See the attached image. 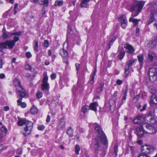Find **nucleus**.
Here are the masks:
<instances>
[{"instance_id": "obj_39", "label": "nucleus", "mask_w": 157, "mask_h": 157, "mask_svg": "<svg viewBox=\"0 0 157 157\" xmlns=\"http://www.w3.org/2000/svg\"><path fill=\"white\" fill-rule=\"evenodd\" d=\"M80 148L78 145L77 144L75 146V152L76 154H78L80 150Z\"/></svg>"}, {"instance_id": "obj_16", "label": "nucleus", "mask_w": 157, "mask_h": 157, "mask_svg": "<svg viewBox=\"0 0 157 157\" xmlns=\"http://www.w3.org/2000/svg\"><path fill=\"white\" fill-rule=\"evenodd\" d=\"M13 83L14 86L17 88H20L22 87L21 84L20 80L17 78L14 79Z\"/></svg>"}, {"instance_id": "obj_64", "label": "nucleus", "mask_w": 157, "mask_h": 157, "mask_svg": "<svg viewBox=\"0 0 157 157\" xmlns=\"http://www.w3.org/2000/svg\"><path fill=\"white\" fill-rule=\"evenodd\" d=\"M45 8L44 7H43L42 8V13L43 15H44L45 13Z\"/></svg>"}, {"instance_id": "obj_38", "label": "nucleus", "mask_w": 157, "mask_h": 157, "mask_svg": "<svg viewBox=\"0 0 157 157\" xmlns=\"http://www.w3.org/2000/svg\"><path fill=\"white\" fill-rule=\"evenodd\" d=\"M125 69L124 74L125 77L126 78L127 77L129 73V68L126 67V66H125Z\"/></svg>"}, {"instance_id": "obj_3", "label": "nucleus", "mask_w": 157, "mask_h": 157, "mask_svg": "<svg viewBox=\"0 0 157 157\" xmlns=\"http://www.w3.org/2000/svg\"><path fill=\"white\" fill-rule=\"evenodd\" d=\"M19 40V37L15 36L13 40L11 41L7 40L5 42L2 43L0 45L3 48H6L8 46L9 48H12L15 44V43Z\"/></svg>"}, {"instance_id": "obj_7", "label": "nucleus", "mask_w": 157, "mask_h": 157, "mask_svg": "<svg viewBox=\"0 0 157 157\" xmlns=\"http://www.w3.org/2000/svg\"><path fill=\"white\" fill-rule=\"evenodd\" d=\"M145 2L144 1H143L138 2L136 5H134L131 6L132 11L138 10L140 12L144 5Z\"/></svg>"}, {"instance_id": "obj_45", "label": "nucleus", "mask_w": 157, "mask_h": 157, "mask_svg": "<svg viewBox=\"0 0 157 157\" xmlns=\"http://www.w3.org/2000/svg\"><path fill=\"white\" fill-rule=\"evenodd\" d=\"M60 124L62 126H63L64 125L65 123V122L64 121V119L63 118H61L59 121Z\"/></svg>"}, {"instance_id": "obj_6", "label": "nucleus", "mask_w": 157, "mask_h": 157, "mask_svg": "<svg viewBox=\"0 0 157 157\" xmlns=\"http://www.w3.org/2000/svg\"><path fill=\"white\" fill-rule=\"evenodd\" d=\"M141 150L142 153L147 154L152 153L154 151L155 148L152 146L146 145L141 147Z\"/></svg>"}, {"instance_id": "obj_27", "label": "nucleus", "mask_w": 157, "mask_h": 157, "mask_svg": "<svg viewBox=\"0 0 157 157\" xmlns=\"http://www.w3.org/2000/svg\"><path fill=\"white\" fill-rule=\"evenodd\" d=\"M60 54L63 57H66L67 56V52L63 49L60 51Z\"/></svg>"}, {"instance_id": "obj_57", "label": "nucleus", "mask_w": 157, "mask_h": 157, "mask_svg": "<svg viewBox=\"0 0 157 157\" xmlns=\"http://www.w3.org/2000/svg\"><path fill=\"white\" fill-rule=\"evenodd\" d=\"M44 128L45 127L43 125L39 126L38 128V129L40 130H43Z\"/></svg>"}, {"instance_id": "obj_34", "label": "nucleus", "mask_w": 157, "mask_h": 157, "mask_svg": "<svg viewBox=\"0 0 157 157\" xmlns=\"http://www.w3.org/2000/svg\"><path fill=\"white\" fill-rule=\"evenodd\" d=\"M118 150V146L117 145H115L114 147V153L113 154V155L114 157H116L117 156V151Z\"/></svg>"}, {"instance_id": "obj_26", "label": "nucleus", "mask_w": 157, "mask_h": 157, "mask_svg": "<svg viewBox=\"0 0 157 157\" xmlns=\"http://www.w3.org/2000/svg\"><path fill=\"white\" fill-rule=\"evenodd\" d=\"M12 36V33L10 32H6V33H4L2 35V37L6 39L7 38H9Z\"/></svg>"}, {"instance_id": "obj_52", "label": "nucleus", "mask_w": 157, "mask_h": 157, "mask_svg": "<svg viewBox=\"0 0 157 157\" xmlns=\"http://www.w3.org/2000/svg\"><path fill=\"white\" fill-rule=\"evenodd\" d=\"M56 77V74L55 73H53L51 75V78L52 79H54Z\"/></svg>"}, {"instance_id": "obj_41", "label": "nucleus", "mask_w": 157, "mask_h": 157, "mask_svg": "<svg viewBox=\"0 0 157 157\" xmlns=\"http://www.w3.org/2000/svg\"><path fill=\"white\" fill-rule=\"evenodd\" d=\"M43 95L42 93L40 91H38L36 94V96L37 98H40L42 97Z\"/></svg>"}, {"instance_id": "obj_35", "label": "nucleus", "mask_w": 157, "mask_h": 157, "mask_svg": "<svg viewBox=\"0 0 157 157\" xmlns=\"http://www.w3.org/2000/svg\"><path fill=\"white\" fill-rule=\"evenodd\" d=\"M131 11H132L131 10ZM132 12H133L131 15L132 17H135L136 16L140 13V12L138 10H133L132 11Z\"/></svg>"}, {"instance_id": "obj_51", "label": "nucleus", "mask_w": 157, "mask_h": 157, "mask_svg": "<svg viewBox=\"0 0 157 157\" xmlns=\"http://www.w3.org/2000/svg\"><path fill=\"white\" fill-rule=\"evenodd\" d=\"M114 104V101L113 100H110L109 101V104L110 105V107H111L113 106V105Z\"/></svg>"}, {"instance_id": "obj_40", "label": "nucleus", "mask_w": 157, "mask_h": 157, "mask_svg": "<svg viewBox=\"0 0 157 157\" xmlns=\"http://www.w3.org/2000/svg\"><path fill=\"white\" fill-rule=\"evenodd\" d=\"M87 106L85 105L82 108L81 111L84 114L87 112Z\"/></svg>"}, {"instance_id": "obj_25", "label": "nucleus", "mask_w": 157, "mask_h": 157, "mask_svg": "<svg viewBox=\"0 0 157 157\" xmlns=\"http://www.w3.org/2000/svg\"><path fill=\"white\" fill-rule=\"evenodd\" d=\"M140 21V20H138L137 19H134L132 17H131L129 19V21L130 22H132L134 23L135 24L134 25V26L137 25L138 23Z\"/></svg>"}, {"instance_id": "obj_53", "label": "nucleus", "mask_w": 157, "mask_h": 157, "mask_svg": "<svg viewBox=\"0 0 157 157\" xmlns=\"http://www.w3.org/2000/svg\"><path fill=\"white\" fill-rule=\"evenodd\" d=\"M21 33V32H15V33H12V35H16L19 36L20 35Z\"/></svg>"}, {"instance_id": "obj_62", "label": "nucleus", "mask_w": 157, "mask_h": 157, "mask_svg": "<svg viewBox=\"0 0 157 157\" xmlns=\"http://www.w3.org/2000/svg\"><path fill=\"white\" fill-rule=\"evenodd\" d=\"M5 77V75L4 74L2 73L0 74V78L3 79Z\"/></svg>"}, {"instance_id": "obj_8", "label": "nucleus", "mask_w": 157, "mask_h": 157, "mask_svg": "<svg viewBox=\"0 0 157 157\" xmlns=\"http://www.w3.org/2000/svg\"><path fill=\"white\" fill-rule=\"evenodd\" d=\"M17 96L21 97L22 99V98L28 97V94L25 90L22 87L20 88H17Z\"/></svg>"}, {"instance_id": "obj_30", "label": "nucleus", "mask_w": 157, "mask_h": 157, "mask_svg": "<svg viewBox=\"0 0 157 157\" xmlns=\"http://www.w3.org/2000/svg\"><path fill=\"white\" fill-rule=\"evenodd\" d=\"M137 58L139 61L140 63V65L141 66L143 64V62L144 59V56L143 55H140L137 56Z\"/></svg>"}, {"instance_id": "obj_37", "label": "nucleus", "mask_w": 157, "mask_h": 157, "mask_svg": "<svg viewBox=\"0 0 157 157\" xmlns=\"http://www.w3.org/2000/svg\"><path fill=\"white\" fill-rule=\"evenodd\" d=\"M63 2L62 1H56L55 3V5L56 6H60L63 5Z\"/></svg>"}, {"instance_id": "obj_44", "label": "nucleus", "mask_w": 157, "mask_h": 157, "mask_svg": "<svg viewBox=\"0 0 157 157\" xmlns=\"http://www.w3.org/2000/svg\"><path fill=\"white\" fill-rule=\"evenodd\" d=\"M1 129L2 132L5 133H6L8 132L7 129L5 126L2 127Z\"/></svg>"}, {"instance_id": "obj_36", "label": "nucleus", "mask_w": 157, "mask_h": 157, "mask_svg": "<svg viewBox=\"0 0 157 157\" xmlns=\"http://www.w3.org/2000/svg\"><path fill=\"white\" fill-rule=\"evenodd\" d=\"M156 44V42L155 41L153 40L151 41V43L149 44V47L151 48H153L155 46Z\"/></svg>"}, {"instance_id": "obj_10", "label": "nucleus", "mask_w": 157, "mask_h": 157, "mask_svg": "<svg viewBox=\"0 0 157 157\" xmlns=\"http://www.w3.org/2000/svg\"><path fill=\"white\" fill-rule=\"evenodd\" d=\"M157 19V14L155 13L153 10H151L150 15L149 16V19L147 23V25L150 24Z\"/></svg>"}, {"instance_id": "obj_1", "label": "nucleus", "mask_w": 157, "mask_h": 157, "mask_svg": "<svg viewBox=\"0 0 157 157\" xmlns=\"http://www.w3.org/2000/svg\"><path fill=\"white\" fill-rule=\"evenodd\" d=\"M94 127L95 132L98 134V136L93 141L94 145V149L98 151L101 146V144L104 145H107L108 144V141L105 134L102 130L101 126L97 123L93 124Z\"/></svg>"}, {"instance_id": "obj_59", "label": "nucleus", "mask_w": 157, "mask_h": 157, "mask_svg": "<svg viewBox=\"0 0 157 157\" xmlns=\"http://www.w3.org/2000/svg\"><path fill=\"white\" fill-rule=\"evenodd\" d=\"M114 40H114L113 39H112L111 40H110V43L109 44V48H110V46L113 44V43L114 42Z\"/></svg>"}, {"instance_id": "obj_13", "label": "nucleus", "mask_w": 157, "mask_h": 157, "mask_svg": "<svg viewBox=\"0 0 157 157\" xmlns=\"http://www.w3.org/2000/svg\"><path fill=\"white\" fill-rule=\"evenodd\" d=\"M144 126L148 129V132H146L149 134H154L156 132V128L150 125L149 124L145 125Z\"/></svg>"}, {"instance_id": "obj_19", "label": "nucleus", "mask_w": 157, "mask_h": 157, "mask_svg": "<svg viewBox=\"0 0 157 157\" xmlns=\"http://www.w3.org/2000/svg\"><path fill=\"white\" fill-rule=\"evenodd\" d=\"M89 2V0H82L80 3L81 6L84 7H89V5L88 4V2Z\"/></svg>"}, {"instance_id": "obj_56", "label": "nucleus", "mask_w": 157, "mask_h": 157, "mask_svg": "<svg viewBox=\"0 0 157 157\" xmlns=\"http://www.w3.org/2000/svg\"><path fill=\"white\" fill-rule=\"evenodd\" d=\"M129 149L131 150V152L133 153L134 151L135 147L132 146H128Z\"/></svg>"}, {"instance_id": "obj_55", "label": "nucleus", "mask_w": 157, "mask_h": 157, "mask_svg": "<svg viewBox=\"0 0 157 157\" xmlns=\"http://www.w3.org/2000/svg\"><path fill=\"white\" fill-rule=\"evenodd\" d=\"M25 69L27 70H31V67L29 64H26L25 66Z\"/></svg>"}, {"instance_id": "obj_14", "label": "nucleus", "mask_w": 157, "mask_h": 157, "mask_svg": "<svg viewBox=\"0 0 157 157\" xmlns=\"http://www.w3.org/2000/svg\"><path fill=\"white\" fill-rule=\"evenodd\" d=\"M124 48L128 50L127 52L129 53L132 54L135 52V49L132 46L128 44H126L124 45Z\"/></svg>"}, {"instance_id": "obj_17", "label": "nucleus", "mask_w": 157, "mask_h": 157, "mask_svg": "<svg viewBox=\"0 0 157 157\" xmlns=\"http://www.w3.org/2000/svg\"><path fill=\"white\" fill-rule=\"evenodd\" d=\"M151 5L152 7L151 10H153L155 13L157 14V0L154 1Z\"/></svg>"}, {"instance_id": "obj_63", "label": "nucleus", "mask_w": 157, "mask_h": 157, "mask_svg": "<svg viewBox=\"0 0 157 157\" xmlns=\"http://www.w3.org/2000/svg\"><path fill=\"white\" fill-rule=\"evenodd\" d=\"M50 120V117L49 115H48L47 116V119L46 120V122H49Z\"/></svg>"}, {"instance_id": "obj_4", "label": "nucleus", "mask_w": 157, "mask_h": 157, "mask_svg": "<svg viewBox=\"0 0 157 157\" xmlns=\"http://www.w3.org/2000/svg\"><path fill=\"white\" fill-rule=\"evenodd\" d=\"M147 59L151 62L153 65L157 66V56L156 54L152 52H149L147 54Z\"/></svg>"}, {"instance_id": "obj_5", "label": "nucleus", "mask_w": 157, "mask_h": 157, "mask_svg": "<svg viewBox=\"0 0 157 157\" xmlns=\"http://www.w3.org/2000/svg\"><path fill=\"white\" fill-rule=\"evenodd\" d=\"M148 75L150 80L153 82L157 79V69L151 68L149 70Z\"/></svg>"}, {"instance_id": "obj_21", "label": "nucleus", "mask_w": 157, "mask_h": 157, "mask_svg": "<svg viewBox=\"0 0 157 157\" xmlns=\"http://www.w3.org/2000/svg\"><path fill=\"white\" fill-rule=\"evenodd\" d=\"M104 83L103 82H101L99 85V86L97 88L96 91L98 93H100L103 90Z\"/></svg>"}, {"instance_id": "obj_46", "label": "nucleus", "mask_w": 157, "mask_h": 157, "mask_svg": "<svg viewBox=\"0 0 157 157\" xmlns=\"http://www.w3.org/2000/svg\"><path fill=\"white\" fill-rule=\"evenodd\" d=\"M44 46L47 48L49 46V43L48 40H44Z\"/></svg>"}, {"instance_id": "obj_33", "label": "nucleus", "mask_w": 157, "mask_h": 157, "mask_svg": "<svg viewBox=\"0 0 157 157\" xmlns=\"http://www.w3.org/2000/svg\"><path fill=\"white\" fill-rule=\"evenodd\" d=\"M44 77L42 79L43 83H48L47 82L48 80V77L46 73H44Z\"/></svg>"}, {"instance_id": "obj_20", "label": "nucleus", "mask_w": 157, "mask_h": 157, "mask_svg": "<svg viewBox=\"0 0 157 157\" xmlns=\"http://www.w3.org/2000/svg\"><path fill=\"white\" fill-rule=\"evenodd\" d=\"M98 103L97 102H94L90 104V109L96 111H97V107L98 106Z\"/></svg>"}, {"instance_id": "obj_11", "label": "nucleus", "mask_w": 157, "mask_h": 157, "mask_svg": "<svg viewBox=\"0 0 157 157\" xmlns=\"http://www.w3.org/2000/svg\"><path fill=\"white\" fill-rule=\"evenodd\" d=\"M49 86L48 83H43L41 86V89L46 94L49 93Z\"/></svg>"}, {"instance_id": "obj_22", "label": "nucleus", "mask_w": 157, "mask_h": 157, "mask_svg": "<svg viewBox=\"0 0 157 157\" xmlns=\"http://www.w3.org/2000/svg\"><path fill=\"white\" fill-rule=\"evenodd\" d=\"M22 98H20L19 99L17 100V105H20V106L22 108H25L26 106V104L25 102H22Z\"/></svg>"}, {"instance_id": "obj_43", "label": "nucleus", "mask_w": 157, "mask_h": 157, "mask_svg": "<svg viewBox=\"0 0 157 157\" xmlns=\"http://www.w3.org/2000/svg\"><path fill=\"white\" fill-rule=\"evenodd\" d=\"M25 56L28 59L30 58L32 56V54L29 52H28L25 53Z\"/></svg>"}, {"instance_id": "obj_32", "label": "nucleus", "mask_w": 157, "mask_h": 157, "mask_svg": "<svg viewBox=\"0 0 157 157\" xmlns=\"http://www.w3.org/2000/svg\"><path fill=\"white\" fill-rule=\"evenodd\" d=\"M30 112L31 113L35 114L37 112V109L36 108L33 106L31 109Z\"/></svg>"}, {"instance_id": "obj_48", "label": "nucleus", "mask_w": 157, "mask_h": 157, "mask_svg": "<svg viewBox=\"0 0 157 157\" xmlns=\"http://www.w3.org/2000/svg\"><path fill=\"white\" fill-rule=\"evenodd\" d=\"M138 157H150V156L146 154H143L142 153L138 155Z\"/></svg>"}, {"instance_id": "obj_15", "label": "nucleus", "mask_w": 157, "mask_h": 157, "mask_svg": "<svg viewBox=\"0 0 157 157\" xmlns=\"http://www.w3.org/2000/svg\"><path fill=\"white\" fill-rule=\"evenodd\" d=\"M136 59H129L127 63L125 66H126V67L129 68L130 67H131L132 65H134L136 63Z\"/></svg>"}, {"instance_id": "obj_49", "label": "nucleus", "mask_w": 157, "mask_h": 157, "mask_svg": "<svg viewBox=\"0 0 157 157\" xmlns=\"http://www.w3.org/2000/svg\"><path fill=\"white\" fill-rule=\"evenodd\" d=\"M67 29V32L69 34H71L72 33V31L71 27L70 26L68 25Z\"/></svg>"}, {"instance_id": "obj_23", "label": "nucleus", "mask_w": 157, "mask_h": 157, "mask_svg": "<svg viewBox=\"0 0 157 157\" xmlns=\"http://www.w3.org/2000/svg\"><path fill=\"white\" fill-rule=\"evenodd\" d=\"M128 89L126 88L123 92V96L121 100V104H123L125 102L127 96Z\"/></svg>"}, {"instance_id": "obj_28", "label": "nucleus", "mask_w": 157, "mask_h": 157, "mask_svg": "<svg viewBox=\"0 0 157 157\" xmlns=\"http://www.w3.org/2000/svg\"><path fill=\"white\" fill-rule=\"evenodd\" d=\"M125 54V52L123 50L121 51L120 52L118 56V59L120 60L122 59Z\"/></svg>"}, {"instance_id": "obj_47", "label": "nucleus", "mask_w": 157, "mask_h": 157, "mask_svg": "<svg viewBox=\"0 0 157 157\" xmlns=\"http://www.w3.org/2000/svg\"><path fill=\"white\" fill-rule=\"evenodd\" d=\"M95 76L91 75L90 76V82L91 84H92L94 82V77Z\"/></svg>"}, {"instance_id": "obj_61", "label": "nucleus", "mask_w": 157, "mask_h": 157, "mask_svg": "<svg viewBox=\"0 0 157 157\" xmlns=\"http://www.w3.org/2000/svg\"><path fill=\"white\" fill-rule=\"evenodd\" d=\"M140 32V29L138 28H137L136 29V35L138 36L139 34V33Z\"/></svg>"}, {"instance_id": "obj_54", "label": "nucleus", "mask_w": 157, "mask_h": 157, "mask_svg": "<svg viewBox=\"0 0 157 157\" xmlns=\"http://www.w3.org/2000/svg\"><path fill=\"white\" fill-rule=\"evenodd\" d=\"M118 85H121L122 83V80L120 79H117L116 81Z\"/></svg>"}, {"instance_id": "obj_24", "label": "nucleus", "mask_w": 157, "mask_h": 157, "mask_svg": "<svg viewBox=\"0 0 157 157\" xmlns=\"http://www.w3.org/2000/svg\"><path fill=\"white\" fill-rule=\"evenodd\" d=\"M142 119V117L140 116H137L133 121V123L135 124H139L141 123Z\"/></svg>"}, {"instance_id": "obj_2", "label": "nucleus", "mask_w": 157, "mask_h": 157, "mask_svg": "<svg viewBox=\"0 0 157 157\" xmlns=\"http://www.w3.org/2000/svg\"><path fill=\"white\" fill-rule=\"evenodd\" d=\"M19 126H22L25 124L26 127L21 132L24 136H27L30 134L33 128V123L25 119H19L17 121Z\"/></svg>"}, {"instance_id": "obj_18", "label": "nucleus", "mask_w": 157, "mask_h": 157, "mask_svg": "<svg viewBox=\"0 0 157 157\" xmlns=\"http://www.w3.org/2000/svg\"><path fill=\"white\" fill-rule=\"evenodd\" d=\"M73 130L71 127H69L67 128V133L70 137H72L73 134Z\"/></svg>"}, {"instance_id": "obj_31", "label": "nucleus", "mask_w": 157, "mask_h": 157, "mask_svg": "<svg viewBox=\"0 0 157 157\" xmlns=\"http://www.w3.org/2000/svg\"><path fill=\"white\" fill-rule=\"evenodd\" d=\"M150 103L152 104H157V101L155 99V95H152L150 100Z\"/></svg>"}, {"instance_id": "obj_42", "label": "nucleus", "mask_w": 157, "mask_h": 157, "mask_svg": "<svg viewBox=\"0 0 157 157\" xmlns=\"http://www.w3.org/2000/svg\"><path fill=\"white\" fill-rule=\"evenodd\" d=\"M140 97V96L139 95H137L135 97L133 100V102L136 103L139 99Z\"/></svg>"}, {"instance_id": "obj_12", "label": "nucleus", "mask_w": 157, "mask_h": 157, "mask_svg": "<svg viewBox=\"0 0 157 157\" xmlns=\"http://www.w3.org/2000/svg\"><path fill=\"white\" fill-rule=\"evenodd\" d=\"M136 130L137 132L138 136L140 138L142 137L143 136L145 132V131L143 130V126L140 125L139 127L136 128Z\"/></svg>"}, {"instance_id": "obj_60", "label": "nucleus", "mask_w": 157, "mask_h": 157, "mask_svg": "<svg viewBox=\"0 0 157 157\" xmlns=\"http://www.w3.org/2000/svg\"><path fill=\"white\" fill-rule=\"evenodd\" d=\"M146 106H147V104H144L143 107L142 109H140V111L141 112H142V111H143L145 110L146 109Z\"/></svg>"}, {"instance_id": "obj_29", "label": "nucleus", "mask_w": 157, "mask_h": 157, "mask_svg": "<svg viewBox=\"0 0 157 157\" xmlns=\"http://www.w3.org/2000/svg\"><path fill=\"white\" fill-rule=\"evenodd\" d=\"M33 46L34 50L36 52H38V42L36 41H34L33 42Z\"/></svg>"}, {"instance_id": "obj_50", "label": "nucleus", "mask_w": 157, "mask_h": 157, "mask_svg": "<svg viewBox=\"0 0 157 157\" xmlns=\"http://www.w3.org/2000/svg\"><path fill=\"white\" fill-rule=\"evenodd\" d=\"M43 4L45 6H47L48 4V0H44L43 2Z\"/></svg>"}, {"instance_id": "obj_9", "label": "nucleus", "mask_w": 157, "mask_h": 157, "mask_svg": "<svg viewBox=\"0 0 157 157\" xmlns=\"http://www.w3.org/2000/svg\"><path fill=\"white\" fill-rule=\"evenodd\" d=\"M119 21L121 23V27L125 29L127 26V21L126 17L124 15H121L119 18Z\"/></svg>"}, {"instance_id": "obj_58", "label": "nucleus", "mask_w": 157, "mask_h": 157, "mask_svg": "<svg viewBox=\"0 0 157 157\" xmlns=\"http://www.w3.org/2000/svg\"><path fill=\"white\" fill-rule=\"evenodd\" d=\"M75 66L76 68V70L78 71L79 70V67L80 66V64L78 63H76L75 64Z\"/></svg>"}]
</instances>
